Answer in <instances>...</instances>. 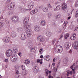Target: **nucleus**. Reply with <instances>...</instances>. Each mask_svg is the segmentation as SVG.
Instances as JSON below:
<instances>
[{
  "mask_svg": "<svg viewBox=\"0 0 78 78\" xmlns=\"http://www.w3.org/2000/svg\"><path fill=\"white\" fill-rule=\"evenodd\" d=\"M56 52L57 53H61L63 50V48L61 46L58 45L56 47L55 49Z\"/></svg>",
  "mask_w": 78,
  "mask_h": 78,
  "instance_id": "nucleus-1",
  "label": "nucleus"
},
{
  "mask_svg": "<svg viewBox=\"0 0 78 78\" xmlns=\"http://www.w3.org/2000/svg\"><path fill=\"white\" fill-rule=\"evenodd\" d=\"M12 51L11 49H8L6 51V55L7 57H10L12 55Z\"/></svg>",
  "mask_w": 78,
  "mask_h": 78,
  "instance_id": "nucleus-2",
  "label": "nucleus"
},
{
  "mask_svg": "<svg viewBox=\"0 0 78 78\" xmlns=\"http://www.w3.org/2000/svg\"><path fill=\"white\" fill-rule=\"evenodd\" d=\"M11 20L14 23H16V22H17L19 20V18L18 17H16V16H13L11 18Z\"/></svg>",
  "mask_w": 78,
  "mask_h": 78,
  "instance_id": "nucleus-3",
  "label": "nucleus"
},
{
  "mask_svg": "<svg viewBox=\"0 0 78 78\" xmlns=\"http://www.w3.org/2000/svg\"><path fill=\"white\" fill-rule=\"evenodd\" d=\"M34 30L36 32H39L41 30V27L35 26L34 27Z\"/></svg>",
  "mask_w": 78,
  "mask_h": 78,
  "instance_id": "nucleus-4",
  "label": "nucleus"
},
{
  "mask_svg": "<svg viewBox=\"0 0 78 78\" xmlns=\"http://www.w3.org/2000/svg\"><path fill=\"white\" fill-rule=\"evenodd\" d=\"M37 39H40V42H44L45 41V38L41 35H39L37 38Z\"/></svg>",
  "mask_w": 78,
  "mask_h": 78,
  "instance_id": "nucleus-5",
  "label": "nucleus"
},
{
  "mask_svg": "<svg viewBox=\"0 0 78 78\" xmlns=\"http://www.w3.org/2000/svg\"><path fill=\"white\" fill-rule=\"evenodd\" d=\"M17 56L16 55H14L10 58V60L12 62H15L17 60Z\"/></svg>",
  "mask_w": 78,
  "mask_h": 78,
  "instance_id": "nucleus-6",
  "label": "nucleus"
},
{
  "mask_svg": "<svg viewBox=\"0 0 78 78\" xmlns=\"http://www.w3.org/2000/svg\"><path fill=\"white\" fill-rule=\"evenodd\" d=\"M29 17H27L25 18L23 21V23L25 25L27 24L29 22Z\"/></svg>",
  "mask_w": 78,
  "mask_h": 78,
  "instance_id": "nucleus-7",
  "label": "nucleus"
},
{
  "mask_svg": "<svg viewBox=\"0 0 78 78\" xmlns=\"http://www.w3.org/2000/svg\"><path fill=\"white\" fill-rule=\"evenodd\" d=\"M67 8V4L66 3H63L62 5V10H65Z\"/></svg>",
  "mask_w": 78,
  "mask_h": 78,
  "instance_id": "nucleus-8",
  "label": "nucleus"
},
{
  "mask_svg": "<svg viewBox=\"0 0 78 78\" xmlns=\"http://www.w3.org/2000/svg\"><path fill=\"white\" fill-rule=\"evenodd\" d=\"M10 38L8 37H4L2 39L6 43H8L9 41H10V39H9Z\"/></svg>",
  "mask_w": 78,
  "mask_h": 78,
  "instance_id": "nucleus-9",
  "label": "nucleus"
},
{
  "mask_svg": "<svg viewBox=\"0 0 78 78\" xmlns=\"http://www.w3.org/2000/svg\"><path fill=\"white\" fill-rule=\"evenodd\" d=\"M65 46L66 47V50H69V47L71 46V44L69 42H67L66 43L65 45Z\"/></svg>",
  "mask_w": 78,
  "mask_h": 78,
  "instance_id": "nucleus-10",
  "label": "nucleus"
},
{
  "mask_svg": "<svg viewBox=\"0 0 78 78\" xmlns=\"http://www.w3.org/2000/svg\"><path fill=\"white\" fill-rule=\"evenodd\" d=\"M33 72L34 73H37L39 71V68L37 66H35L33 68Z\"/></svg>",
  "mask_w": 78,
  "mask_h": 78,
  "instance_id": "nucleus-11",
  "label": "nucleus"
},
{
  "mask_svg": "<svg viewBox=\"0 0 78 78\" xmlns=\"http://www.w3.org/2000/svg\"><path fill=\"white\" fill-rule=\"evenodd\" d=\"M76 34H73L70 37V39L72 40H75L76 39Z\"/></svg>",
  "mask_w": 78,
  "mask_h": 78,
  "instance_id": "nucleus-12",
  "label": "nucleus"
},
{
  "mask_svg": "<svg viewBox=\"0 0 78 78\" xmlns=\"http://www.w3.org/2000/svg\"><path fill=\"white\" fill-rule=\"evenodd\" d=\"M40 25L42 26H45L46 25V22L44 20H42L40 23Z\"/></svg>",
  "mask_w": 78,
  "mask_h": 78,
  "instance_id": "nucleus-13",
  "label": "nucleus"
},
{
  "mask_svg": "<svg viewBox=\"0 0 78 78\" xmlns=\"http://www.w3.org/2000/svg\"><path fill=\"white\" fill-rule=\"evenodd\" d=\"M11 36L13 38L16 37L17 36V33L14 31H12L11 33Z\"/></svg>",
  "mask_w": 78,
  "mask_h": 78,
  "instance_id": "nucleus-14",
  "label": "nucleus"
},
{
  "mask_svg": "<svg viewBox=\"0 0 78 78\" xmlns=\"http://www.w3.org/2000/svg\"><path fill=\"white\" fill-rule=\"evenodd\" d=\"M43 11L44 12H47L48 11V9L47 7H44L43 9Z\"/></svg>",
  "mask_w": 78,
  "mask_h": 78,
  "instance_id": "nucleus-15",
  "label": "nucleus"
},
{
  "mask_svg": "<svg viewBox=\"0 0 78 78\" xmlns=\"http://www.w3.org/2000/svg\"><path fill=\"white\" fill-rule=\"evenodd\" d=\"M46 35L47 37H50L51 36V33L49 32H47L46 34Z\"/></svg>",
  "mask_w": 78,
  "mask_h": 78,
  "instance_id": "nucleus-16",
  "label": "nucleus"
},
{
  "mask_svg": "<svg viewBox=\"0 0 78 78\" xmlns=\"http://www.w3.org/2000/svg\"><path fill=\"white\" fill-rule=\"evenodd\" d=\"M36 50V49L35 47H31L30 48V51H31V52H34Z\"/></svg>",
  "mask_w": 78,
  "mask_h": 78,
  "instance_id": "nucleus-17",
  "label": "nucleus"
},
{
  "mask_svg": "<svg viewBox=\"0 0 78 78\" xmlns=\"http://www.w3.org/2000/svg\"><path fill=\"white\" fill-rule=\"evenodd\" d=\"M69 36L70 34H69L67 33L65 34L64 36L65 39H67L69 37Z\"/></svg>",
  "mask_w": 78,
  "mask_h": 78,
  "instance_id": "nucleus-18",
  "label": "nucleus"
},
{
  "mask_svg": "<svg viewBox=\"0 0 78 78\" xmlns=\"http://www.w3.org/2000/svg\"><path fill=\"white\" fill-rule=\"evenodd\" d=\"M45 58H44V60H46V61H48L50 59V56L49 55H48L45 56Z\"/></svg>",
  "mask_w": 78,
  "mask_h": 78,
  "instance_id": "nucleus-19",
  "label": "nucleus"
},
{
  "mask_svg": "<svg viewBox=\"0 0 78 78\" xmlns=\"http://www.w3.org/2000/svg\"><path fill=\"white\" fill-rule=\"evenodd\" d=\"M61 15L60 14L56 15L55 16V19H57V20H58V19H59V18L61 17Z\"/></svg>",
  "mask_w": 78,
  "mask_h": 78,
  "instance_id": "nucleus-20",
  "label": "nucleus"
},
{
  "mask_svg": "<svg viewBox=\"0 0 78 78\" xmlns=\"http://www.w3.org/2000/svg\"><path fill=\"white\" fill-rule=\"evenodd\" d=\"M34 2H31L30 3V9H32L33 8L34 6Z\"/></svg>",
  "mask_w": 78,
  "mask_h": 78,
  "instance_id": "nucleus-21",
  "label": "nucleus"
},
{
  "mask_svg": "<svg viewBox=\"0 0 78 78\" xmlns=\"http://www.w3.org/2000/svg\"><path fill=\"white\" fill-rule=\"evenodd\" d=\"M72 73H73L72 71H69L67 73V76H69L70 74L72 75Z\"/></svg>",
  "mask_w": 78,
  "mask_h": 78,
  "instance_id": "nucleus-22",
  "label": "nucleus"
},
{
  "mask_svg": "<svg viewBox=\"0 0 78 78\" xmlns=\"http://www.w3.org/2000/svg\"><path fill=\"white\" fill-rule=\"evenodd\" d=\"M20 68V66L19 65H17L14 67V69L15 70H19Z\"/></svg>",
  "mask_w": 78,
  "mask_h": 78,
  "instance_id": "nucleus-23",
  "label": "nucleus"
},
{
  "mask_svg": "<svg viewBox=\"0 0 78 78\" xmlns=\"http://www.w3.org/2000/svg\"><path fill=\"white\" fill-rule=\"evenodd\" d=\"M21 40H24L25 39V36L23 34H22L21 35Z\"/></svg>",
  "mask_w": 78,
  "mask_h": 78,
  "instance_id": "nucleus-24",
  "label": "nucleus"
},
{
  "mask_svg": "<svg viewBox=\"0 0 78 78\" xmlns=\"http://www.w3.org/2000/svg\"><path fill=\"white\" fill-rule=\"evenodd\" d=\"M26 34L27 37H30V30L28 29L26 31Z\"/></svg>",
  "mask_w": 78,
  "mask_h": 78,
  "instance_id": "nucleus-25",
  "label": "nucleus"
},
{
  "mask_svg": "<svg viewBox=\"0 0 78 78\" xmlns=\"http://www.w3.org/2000/svg\"><path fill=\"white\" fill-rule=\"evenodd\" d=\"M24 62L26 64H28L30 63V60H29L27 59Z\"/></svg>",
  "mask_w": 78,
  "mask_h": 78,
  "instance_id": "nucleus-26",
  "label": "nucleus"
},
{
  "mask_svg": "<svg viewBox=\"0 0 78 78\" xmlns=\"http://www.w3.org/2000/svg\"><path fill=\"white\" fill-rule=\"evenodd\" d=\"M51 16H52L51 13H48V19H50V17H51Z\"/></svg>",
  "mask_w": 78,
  "mask_h": 78,
  "instance_id": "nucleus-27",
  "label": "nucleus"
},
{
  "mask_svg": "<svg viewBox=\"0 0 78 78\" xmlns=\"http://www.w3.org/2000/svg\"><path fill=\"white\" fill-rule=\"evenodd\" d=\"M33 12H34L35 14H36V13H37V12H38V9H35L33 10Z\"/></svg>",
  "mask_w": 78,
  "mask_h": 78,
  "instance_id": "nucleus-28",
  "label": "nucleus"
},
{
  "mask_svg": "<svg viewBox=\"0 0 78 78\" xmlns=\"http://www.w3.org/2000/svg\"><path fill=\"white\" fill-rule=\"evenodd\" d=\"M29 27H30V26L29 25H28V26H25L24 27V28L25 30H27L28 29Z\"/></svg>",
  "mask_w": 78,
  "mask_h": 78,
  "instance_id": "nucleus-29",
  "label": "nucleus"
},
{
  "mask_svg": "<svg viewBox=\"0 0 78 78\" xmlns=\"http://www.w3.org/2000/svg\"><path fill=\"white\" fill-rule=\"evenodd\" d=\"M56 8L58 10V11L60 10V9H61V6L58 5L56 7Z\"/></svg>",
  "mask_w": 78,
  "mask_h": 78,
  "instance_id": "nucleus-30",
  "label": "nucleus"
},
{
  "mask_svg": "<svg viewBox=\"0 0 78 78\" xmlns=\"http://www.w3.org/2000/svg\"><path fill=\"white\" fill-rule=\"evenodd\" d=\"M21 67L22 68V70H25V66L21 65Z\"/></svg>",
  "mask_w": 78,
  "mask_h": 78,
  "instance_id": "nucleus-31",
  "label": "nucleus"
},
{
  "mask_svg": "<svg viewBox=\"0 0 78 78\" xmlns=\"http://www.w3.org/2000/svg\"><path fill=\"white\" fill-rule=\"evenodd\" d=\"M13 3H13V2L11 3L10 4V5H9L10 6H11L12 8V7H14V6H15V4H13Z\"/></svg>",
  "mask_w": 78,
  "mask_h": 78,
  "instance_id": "nucleus-32",
  "label": "nucleus"
},
{
  "mask_svg": "<svg viewBox=\"0 0 78 78\" xmlns=\"http://www.w3.org/2000/svg\"><path fill=\"white\" fill-rule=\"evenodd\" d=\"M3 23L2 22H0V28H2L3 27Z\"/></svg>",
  "mask_w": 78,
  "mask_h": 78,
  "instance_id": "nucleus-33",
  "label": "nucleus"
},
{
  "mask_svg": "<svg viewBox=\"0 0 78 78\" xmlns=\"http://www.w3.org/2000/svg\"><path fill=\"white\" fill-rule=\"evenodd\" d=\"M28 10H30V9H21V11H24V12H25L26 11H28Z\"/></svg>",
  "mask_w": 78,
  "mask_h": 78,
  "instance_id": "nucleus-34",
  "label": "nucleus"
},
{
  "mask_svg": "<svg viewBox=\"0 0 78 78\" xmlns=\"http://www.w3.org/2000/svg\"><path fill=\"white\" fill-rule=\"evenodd\" d=\"M47 6L49 8H52V6L50 4H48Z\"/></svg>",
  "mask_w": 78,
  "mask_h": 78,
  "instance_id": "nucleus-35",
  "label": "nucleus"
},
{
  "mask_svg": "<svg viewBox=\"0 0 78 78\" xmlns=\"http://www.w3.org/2000/svg\"><path fill=\"white\" fill-rule=\"evenodd\" d=\"M33 34V31L31 29H30V35H32Z\"/></svg>",
  "mask_w": 78,
  "mask_h": 78,
  "instance_id": "nucleus-36",
  "label": "nucleus"
},
{
  "mask_svg": "<svg viewBox=\"0 0 78 78\" xmlns=\"http://www.w3.org/2000/svg\"><path fill=\"white\" fill-rule=\"evenodd\" d=\"M5 62L7 63L8 62V58H5L4 60Z\"/></svg>",
  "mask_w": 78,
  "mask_h": 78,
  "instance_id": "nucleus-37",
  "label": "nucleus"
},
{
  "mask_svg": "<svg viewBox=\"0 0 78 78\" xmlns=\"http://www.w3.org/2000/svg\"><path fill=\"white\" fill-rule=\"evenodd\" d=\"M67 26V25H66V24H63V27L64 28H66V27Z\"/></svg>",
  "mask_w": 78,
  "mask_h": 78,
  "instance_id": "nucleus-38",
  "label": "nucleus"
},
{
  "mask_svg": "<svg viewBox=\"0 0 78 78\" xmlns=\"http://www.w3.org/2000/svg\"><path fill=\"white\" fill-rule=\"evenodd\" d=\"M53 70L54 71V72H56L57 71V68H56L55 67H54L53 68Z\"/></svg>",
  "mask_w": 78,
  "mask_h": 78,
  "instance_id": "nucleus-39",
  "label": "nucleus"
},
{
  "mask_svg": "<svg viewBox=\"0 0 78 78\" xmlns=\"http://www.w3.org/2000/svg\"><path fill=\"white\" fill-rule=\"evenodd\" d=\"M62 30L61 29H59L58 30V33H60L62 32Z\"/></svg>",
  "mask_w": 78,
  "mask_h": 78,
  "instance_id": "nucleus-40",
  "label": "nucleus"
},
{
  "mask_svg": "<svg viewBox=\"0 0 78 78\" xmlns=\"http://www.w3.org/2000/svg\"><path fill=\"white\" fill-rule=\"evenodd\" d=\"M42 51H43V49H41L39 50V52L41 54H42Z\"/></svg>",
  "mask_w": 78,
  "mask_h": 78,
  "instance_id": "nucleus-41",
  "label": "nucleus"
},
{
  "mask_svg": "<svg viewBox=\"0 0 78 78\" xmlns=\"http://www.w3.org/2000/svg\"><path fill=\"white\" fill-rule=\"evenodd\" d=\"M26 75V71L23 72L22 73V75L23 76V75Z\"/></svg>",
  "mask_w": 78,
  "mask_h": 78,
  "instance_id": "nucleus-42",
  "label": "nucleus"
},
{
  "mask_svg": "<svg viewBox=\"0 0 78 78\" xmlns=\"http://www.w3.org/2000/svg\"><path fill=\"white\" fill-rule=\"evenodd\" d=\"M5 22H6V23H7V24H9V21H8V19H6L5 20Z\"/></svg>",
  "mask_w": 78,
  "mask_h": 78,
  "instance_id": "nucleus-43",
  "label": "nucleus"
},
{
  "mask_svg": "<svg viewBox=\"0 0 78 78\" xmlns=\"http://www.w3.org/2000/svg\"><path fill=\"white\" fill-rule=\"evenodd\" d=\"M8 8L9 9H12V7L10 5H9L8 6Z\"/></svg>",
  "mask_w": 78,
  "mask_h": 78,
  "instance_id": "nucleus-44",
  "label": "nucleus"
},
{
  "mask_svg": "<svg viewBox=\"0 0 78 78\" xmlns=\"http://www.w3.org/2000/svg\"><path fill=\"white\" fill-rule=\"evenodd\" d=\"M30 14H31L33 15L35 13H34V12L33 11V10L30 12Z\"/></svg>",
  "mask_w": 78,
  "mask_h": 78,
  "instance_id": "nucleus-45",
  "label": "nucleus"
},
{
  "mask_svg": "<svg viewBox=\"0 0 78 78\" xmlns=\"http://www.w3.org/2000/svg\"><path fill=\"white\" fill-rule=\"evenodd\" d=\"M67 23H68L67 21H64L63 24H64L65 25H67Z\"/></svg>",
  "mask_w": 78,
  "mask_h": 78,
  "instance_id": "nucleus-46",
  "label": "nucleus"
},
{
  "mask_svg": "<svg viewBox=\"0 0 78 78\" xmlns=\"http://www.w3.org/2000/svg\"><path fill=\"white\" fill-rule=\"evenodd\" d=\"M55 41L56 40L55 39H54V40H53L52 41V44H54Z\"/></svg>",
  "mask_w": 78,
  "mask_h": 78,
  "instance_id": "nucleus-47",
  "label": "nucleus"
},
{
  "mask_svg": "<svg viewBox=\"0 0 78 78\" xmlns=\"http://www.w3.org/2000/svg\"><path fill=\"white\" fill-rule=\"evenodd\" d=\"M58 11V9H57V8H56V7L54 9V11L56 12V11Z\"/></svg>",
  "mask_w": 78,
  "mask_h": 78,
  "instance_id": "nucleus-48",
  "label": "nucleus"
},
{
  "mask_svg": "<svg viewBox=\"0 0 78 78\" xmlns=\"http://www.w3.org/2000/svg\"><path fill=\"white\" fill-rule=\"evenodd\" d=\"M45 71L46 73H48V72H49V71H48V69H45Z\"/></svg>",
  "mask_w": 78,
  "mask_h": 78,
  "instance_id": "nucleus-49",
  "label": "nucleus"
},
{
  "mask_svg": "<svg viewBox=\"0 0 78 78\" xmlns=\"http://www.w3.org/2000/svg\"><path fill=\"white\" fill-rule=\"evenodd\" d=\"M18 55L20 56H22V53L20 52L19 53H18Z\"/></svg>",
  "mask_w": 78,
  "mask_h": 78,
  "instance_id": "nucleus-50",
  "label": "nucleus"
},
{
  "mask_svg": "<svg viewBox=\"0 0 78 78\" xmlns=\"http://www.w3.org/2000/svg\"><path fill=\"white\" fill-rule=\"evenodd\" d=\"M78 26H77L75 29L74 30V31H77V30H78Z\"/></svg>",
  "mask_w": 78,
  "mask_h": 78,
  "instance_id": "nucleus-51",
  "label": "nucleus"
},
{
  "mask_svg": "<svg viewBox=\"0 0 78 78\" xmlns=\"http://www.w3.org/2000/svg\"><path fill=\"white\" fill-rule=\"evenodd\" d=\"M75 17H76V18L78 17V14H76V13H75Z\"/></svg>",
  "mask_w": 78,
  "mask_h": 78,
  "instance_id": "nucleus-52",
  "label": "nucleus"
},
{
  "mask_svg": "<svg viewBox=\"0 0 78 78\" xmlns=\"http://www.w3.org/2000/svg\"><path fill=\"white\" fill-rule=\"evenodd\" d=\"M17 49H16V48H14L13 49V51H15V52H16V51H17Z\"/></svg>",
  "mask_w": 78,
  "mask_h": 78,
  "instance_id": "nucleus-53",
  "label": "nucleus"
},
{
  "mask_svg": "<svg viewBox=\"0 0 78 78\" xmlns=\"http://www.w3.org/2000/svg\"><path fill=\"white\" fill-rule=\"evenodd\" d=\"M19 30L20 31V32H21L23 31V29L22 28H20V29H19Z\"/></svg>",
  "mask_w": 78,
  "mask_h": 78,
  "instance_id": "nucleus-54",
  "label": "nucleus"
},
{
  "mask_svg": "<svg viewBox=\"0 0 78 78\" xmlns=\"http://www.w3.org/2000/svg\"><path fill=\"white\" fill-rule=\"evenodd\" d=\"M63 37V35L62 34L60 37H59V39H62Z\"/></svg>",
  "mask_w": 78,
  "mask_h": 78,
  "instance_id": "nucleus-55",
  "label": "nucleus"
},
{
  "mask_svg": "<svg viewBox=\"0 0 78 78\" xmlns=\"http://www.w3.org/2000/svg\"><path fill=\"white\" fill-rule=\"evenodd\" d=\"M18 73H19V71H18L17 70L16 71V74H18Z\"/></svg>",
  "mask_w": 78,
  "mask_h": 78,
  "instance_id": "nucleus-56",
  "label": "nucleus"
},
{
  "mask_svg": "<svg viewBox=\"0 0 78 78\" xmlns=\"http://www.w3.org/2000/svg\"><path fill=\"white\" fill-rule=\"evenodd\" d=\"M69 53L72 54V49H71L69 51Z\"/></svg>",
  "mask_w": 78,
  "mask_h": 78,
  "instance_id": "nucleus-57",
  "label": "nucleus"
},
{
  "mask_svg": "<svg viewBox=\"0 0 78 78\" xmlns=\"http://www.w3.org/2000/svg\"><path fill=\"white\" fill-rule=\"evenodd\" d=\"M52 65L53 67H55V63H53Z\"/></svg>",
  "mask_w": 78,
  "mask_h": 78,
  "instance_id": "nucleus-58",
  "label": "nucleus"
},
{
  "mask_svg": "<svg viewBox=\"0 0 78 78\" xmlns=\"http://www.w3.org/2000/svg\"><path fill=\"white\" fill-rule=\"evenodd\" d=\"M37 62H40V59H37Z\"/></svg>",
  "mask_w": 78,
  "mask_h": 78,
  "instance_id": "nucleus-59",
  "label": "nucleus"
},
{
  "mask_svg": "<svg viewBox=\"0 0 78 78\" xmlns=\"http://www.w3.org/2000/svg\"><path fill=\"white\" fill-rule=\"evenodd\" d=\"M48 73H46V76H48Z\"/></svg>",
  "mask_w": 78,
  "mask_h": 78,
  "instance_id": "nucleus-60",
  "label": "nucleus"
},
{
  "mask_svg": "<svg viewBox=\"0 0 78 78\" xmlns=\"http://www.w3.org/2000/svg\"><path fill=\"white\" fill-rule=\"evenodd\" d=\"M70 68L71 69H73V65L71 66L70 67Z\"/></svg>",
  "mask_w": 78,
  "mask_h": 78,
  "instance_id": "nucleus-61",
  "label": "nucleus"
},
{
  "mask_svg": "<svg viewBox=\"0 0 78 78\" xmlns=\"http://www.w3.org/2000/svg\"><path fill=\"white\" fill-rule=\"evenodd\" d=\"M56 60H59V57H56Z\"/></svg>",
  "mask_w": 78,
  "mask_h": 78,
  "instance_id": "nucleus-62",
  "label": "nucleus"
},
{
  "mask_svg": "<svg viewBox=\"0 0 78 78\" xmlns=\"http://www.w3.org/2000/svg\"><path fill=\"white\" fill-rule=\"evenodd\" d=\"M74 70H75L76 69V66H75L74 67Z\"/></svg>",
  "mask_w": 78,
  "mask_h": 78,
  "instance_id": "nucleus-63",
  "label": "nucleus"
},
{
  "mask_svg": "<svg viewBox=\"0 0 78 78\" xmlns=\"http://www.w3.org/2000/svg\"><path fill=\"white\" fill-rule=\"evenodd\" d=\"M76 14H78V10L76 12Z\"/></svg>",
  "mask_w": 78,
  "mask_h": 78,
  "instance_id": "nucleus-64",
  "label": "nucleus"
}]
</instances>
